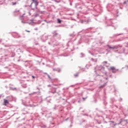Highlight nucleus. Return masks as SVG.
<instances>
[{
    "label": "nucleus",
    "mask_w": 128,
    "mask_h": 128,
    "mask_svg": "<svg viewBox=\"0 0 128 128\" xmlns=\"http://www.w3.org/2000/svg\"><path fill=\"white\" fill-rule=\"evenodd\" d=\"M110 70L112 71V72H113L114 74L116 72V71L118 70H116V68L114 66L110 67Z\"/></svg>",
    "instance_id": "nucleus-1"
},
{
    "label": "nucleus",
    "mask_w": 128,
    "mask_h": 128,
    "mask_svg": "<svg viewBox=\"0 0 128 128\" xmlns=\"http://www.w3.org/2000/svg\"><path fill=\"white\" fill-rule=\"evenodd\" d=\"M8 103H9L8 100H6V99H4V106H6V104H8Z\"/></svg>",
    "instance_id": "nucleus-2"
},
{
    "label": "nucleus",
    "mask_w": 128,
    "mask_h": 128,
    "mask_svg": "<svg viewBox=\"0 0 128 128\" xmlns=\"http://www.w3.org/2000/svg\"><path fill=\"white\" fill-rule=\"evenodd\" d=\"M118 46H114L112 47V50H118Z\"/></svg>",
    "instance_id": "nucleus-3"
},
{
    "label": "nucleus",
    "mask_w": 128,
    "mask_h": 128,
    "mask_svg": "<svg viewBox=\"0 0 128 128\" xmlns=\"http://www.w3.org/2000/svg\"><path fill=\"white\" fill-rule=\"evenodd\" d=\"M106 84H104V85L101 86H100V88H104V86H106Z\"/></svg>",
    "instance_id": "nucleus-4"
},
{
    "label": "nucleus",
    "mask_w": 128,
    "mask_h": 128,
    "mask_svg": "<svg viewBox=\"0 0 128 128\" xmlns=\"http://www.w3.org/2000/svg\"><path fill=\"white\" fill-rule=\"evenodd\" d=\"M58 24H60L61 22H62V21L60 20V19H58Z\"/></svg>",
    "instance_id": "nucleus-5"
},
{
    "label": "nucleus",
    "mask_w": 128,
    "mask_h": 128,
    "mask_svg": "<svg viewBox=\"0 0 128 128\" xmlns=\"http://www.w3.org/2000/svg\"><path fill=\"white\" fill-rule=\"evenodd\" d=\"M35 3H36V6H38V2H36Z\"/></svg>",
    "instance_id": "nucleus-6"
},
{
    "label": "nucleus",
    "mask_w": 128,
    "mask_h": 128,
    "mask_svg": "<svg viewBox=\"0 0 128 128\" xmlns=\"http://www.w3.org/2000/svg\"><path fill=\"white\" fill-rule=\"evenodd\" d=\"M74 76L76 78V76H78V74H74Z\"/></svg>",
    "instance_id": "nucleus-7"
},
{
    "label": "nucleus",
    "mask_w": 128,
    "mask_h": 128,
    "mask_svg": "<svg viewBox=\"0 0 128 128\" xmlns=\"http://www.w3.org/2000/svg\"><path fill=\"white\" fill-rule=\"evenodd\" d=\"M103 62H104V64H108V62H106V61H104Z\"/></svg>",
    "instance_id": "nucleus-8"
},
{
    "label": "nucleus",
    "mask_w": 128,
    "mask_h": 128,
    "mask_svg": "<svg viewBox=\"0 0 128 128\" xmlns=\"http://www.w3.org/2000/svg\"><path fill=\"white\" fill-rule=\"evenodd\" d=\"M26 32H30V31L28 30H26Z\"/></svg>",
    "instance_id": "nucleus-9"
},
{
    "label": "nucleus",
    "mask_w": 128,
    "mask_h": 128,
    "mask_svg": "<svg viewBox=\"0 0 128 128\" xmlns=\"http://www.w3.org/2000/svg\"><path fill=\"white\" fill-rule=\"evenodd\" d=\"M108 46V48H112V46Z\"/></svg>",
    "instance_id": "nucleus-10"
},
{
    "label": "nucleus",
    "mask_w": 128,
    "mask_h": 128,
    "mask_svg": "<svg viewBox=\"0 0 128 128\" xmlns=\"http://www.w3.org/2000/svg\"><path fill=\"white\" fill-rule=\"evenodd\" d=\"M48 78H50V79H51L52 78H50V75H48Z\"/></svg>",
    "instance_id": "nucleus-11"
},
{
    "label": "nucleus",
    "mask_w": 128,
    "mask_h": 128,
    "mask_svg": "<svg viewBox=\"0 0 128 128\" xmlns=\"http://www.w3.org/2000/svg\"><path fill=\"white\" fill-rule=\"evenodd\" d=\"M32 78H34L35 77H34V76H32Z\"/></svg>",
    "instance_id": "nucleus-12"
},
{
    "label": "nucleus",
    "mask_w": 128,
    "mask_h": 128,
    "mask_svg": "<svg viewBox=\"0 0 128 128\" xmlns=\"http://www.w3.org/2000/svg\"><path fill=\"white\" fill-rule=\"evenodd\" d=\"M83 100H84V98H83Z\"/></svg>",
    "instance_id": "nucleus-13"
}]
</instances>
